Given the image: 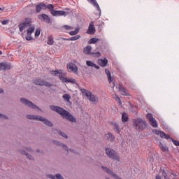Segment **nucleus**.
I'll return each instance as SVG.
<instances>
[{
    "mask_svg": "<svg viewBox=\"0 0 179 179\" xmlns=\"http://www.w3.org/2000/svg\"><path fill=\"white\" fill-rule=\"evenodd\" d=\"M50 110H52V111H55L56 113H57V114H59L60 115H62L63 118H66V120H68L69 121H71V122H76V119L73 115H71L69 112H68L65 109L59 106H52V105L50 106Z\"/></svg>",
    "mask_w": 179,
    "mask_h": 179,
    "instance_id": "nucleus-1",
    "label": "nucleus"
},
{
    "mask_svg": "<svg viewBox=\"0 0 179 179\" xmlns=\"http://www.w3.org/2000/svg\"><path fill=\"white\" fill-rule=\"evenodd\" d=\"M153 134H155V135H159L160 138H162L164 139H171V141L173 142V145L175 146H179V141L177 140H175L174 138L170 137V135L166 134L164 131H162L157 129L152 130Z\"/></svg>",
    "mask_w": 179,
    "mask_h": 179,
    "instance_id": "nucleus-2",
    "label": "nucleus"
},
{
    "mask_svg": "<svg viewBox=\"0 0 179 179\" xmlns=\"http://www.w3.org/2000/svg\"><path fill=\"white\" fill-rule=\"evenodd\" d=\"M27 118L28 120H35L36 121H41L42 122H43V124L48 125V127H52V123L50 121L47 120L45 117L41 116L27 115Z\"/></svg>",
    "mask_w": 179,
    "mask_h": 179,
    "instance_id": "nucleus-3",
    "label": "nucleus"
},
{
    "mask_svg": "<svg viewBox=\"0 0 179 179\" xmlns=\"http://www.w3.org/2000/svg\"><path fill=\"white\" fill-rule=\"evenodd\" d=\"M83 94H85L87 99H90V101L92 103V104H96L97 101H99V98L97 96L92 94V92L87 90H82Z\"/></svg>",
    "mask_w": 179,
    "mask_h": 179,
    "instance_id": "nucleus-4",
    "label": "nucleus"
},
{
    "mask_svg": "<svg viewBox=\"0 0 179 179\" xmlns=\"http://www.w3.org/2000/svg\"><path fill=\"white\" fill-rule=\"evenodd\" d=\"M146 122L143 121V120L141 118L134 120L133 127H134L136 129L143 131V129H145L146 127Z\"/></svg>",
    "mask_w": 179,
    "mask_h": 179,
    "instance_id": "nucleus-5",
    "label": "nucleus"
},
{
    "mask_svg": "<svg viewBox=\"0 0 179 179\" xmlns=\"http://www.w3.org/2000/svg\"><path fill=\"white\" fill-rule=\"evenodd\" d=\"M52 7V4H45L44 2H40L35 6L36 13H41V10H50Z\"/></svg>",
    "mask_w": 179,
    "mask_h": 179,
    "instance_id": "nucleus-6",
    "label": "nucleus"
},
{
    "mask_svg": "<svg viewBox=\"0 0 179 179\" xmlns=\"http://www.w3.org/2000/svg\"><path fill=\"white\" fill-rule=\"evenodd\" d=\"M31 26V18H25L24 21L20 22L18 24V28L20 33H23V31L26 30L27 27Z\"/></svg>",
    "mask_w": 179,
    "mask_h": 179,
    "instance_id": "nucleus-7",
    "label": "nucleus"
},
{
    "mask_svg": "<svg viewBox=\"0 0 179 179\" xmlns=\"http://www.w3.org/2000/svg\"><path fill=\"white\" fill-rule=\"evenodd\" d=\"M106 153L108 157L112 159L113 160H116L117 162H120V157H118V154L114 151V150L106 148Z\"/></svg>",
    "mask_w": 179,
    "mask_h": 179,
    "instance_id": "nucleus-8",
    "label": "nucleus"
},
{
    "mask_svg": "<svg viewBox=\"0 0 179 179\" xmlns=\"http://www.w3.org/2000/svg\"><path fill=\"white\" fill-rule=\"evenodd\" d=\"M54 6L52 4L51 8H50V12L52 16H66V12L64 10H57L54 9Z\"/></svg>",
    "mask_w": 179,
    "mask_h": 179,
    "instance_id": "nucleus-9",
    "label": "nucleus"
},
{
    "mask_svg": "<svg viewBox=\"0 0 179 179\" xmlns=\"http://www.w3.org/2000/svg\"><path fill=\"white\" fill-rule=\"evenodd\" d=\"M34 83L35 85H38L39 86H46L47 87H51L52 85L51 83L45 81V80L41 78H36L34 80Z\"/></svg>",
    "mask_w": 179,
    "mask_h": 179,
    "instance_id": "nucleus-10",
    "label": "nucleus"
},
{
    "mask_svg": "<svg viewBox=\"0 0 179 179\" xmlns=\"http://www.w3.org/2000/svg\"><path fill=\"white\" fill-rule=\"evenodd\" d=\"M21 103H22V104H24L25 106H27V107H30V108H33L34 110H38V107H37V106L34 105V103H33V102L24 99V98H22L20 99Z\"/></svg>",
    "mask_w": 179,
    "mask_h": 179,
    "instance_id": "nucleus-11",
    "label": "nucleus"
},
{
    "mask_svg": "<svg viewBox=\"0 0 179 179\" xmlns=\"http://www.w3.org/2000/svg\"><path fill=\"white\" fill-rule=\"evenodd\" d=\"M67 69L69 70V72H73L75 73V75H78L79 73H78V66L73 63H69L66 65Z\"/></svg>",
    "mask_w": 179,
    "mask_h": 179,
    "instance_id": "nucleus-12",
    "label": "nucleus"
},
{
    "mask_svg": "<svg viewBox=\"0 0 179 179\" xmlns=\"http://www.w3.org/2000/svg\"><path fill=\"white\" fill-rule=\"evenodd\" d=\"M59 79H60L63 83H72V85L76 83V80L65 78L62 76V73H59Z\"/></svg>",
    "mask_w": 179,
    "mask_h": 179,
    "instance_id": "nucleus-13",
    "label": "nucleus"
},
{
    "mask_svg": "<svg viewBox=\"0 0 179 179\" xmlns=\"http://www.w3.org/2000/svg\"><path fill=\"white\" fill-rule=\"evenodd\" d=\"M38 19L40 20H42V22H45V23H50L51 22V18H50V16L47 14H41L38 15Z\"/></svg>",
    "mask_w": 179,
    "mask_h": 179,
    "instance_id": "nucleus-14",
    "label": "nucleus"
},
{
    "mask_svg": "<svg viewBox=\"0 0 179 179\" xmlns=\"http://www.w3.org/2000/svg\"><path fill=\"white\" fill-rule=\"evenodd\" d=\"M9 69H12V65H10V63H0V71H9Z\"/></svg>",
    "mask_w": 179,
    "mask_h": 179,
    "instance_id": "nucleus-15",
    "label": "nucleus"
},
{
    "mask_svg": "<svg viewBox=\"0 0 179 179\" xmlns=\"http://www.w3.org/2000/svg\"><path fill=\"white\" fill-rule=\"evenodd\" d=\"M101 169L102 170H103V171H106L108 174H109L110 176H112V177H114V178L121 179V178H120L117 174H115L114 173H113V171H111L110 169L105 166H101Z\"/></svg>",
    "mask_w": 179,
    "mask_h": 179,
    "instance_id": "nucleus-16",
    "label": "nucleus"
},
{
    "mask_svg": "<svg viewBox=\"0 0 179 179\" xmlns=\"http://www.w3.org/2000/svg\"><path fill=\"white\" fill-rule=\"evenodd\" d=\"M96 33V28H94V24L93 22L90 23L88 29L87 31V34H94Z\"/></svg>",
    "mask_w": 179,
    "mask_h": 179,
    "instance_id": "nucleus-17",
    "label": "nucleus"
},
{
    "mask_svg": "<svg viewBox=\"0 0 179 179\" xmlns=\"http://www.w3.org/2000/svg\"><path fill=\"white\" fill-rule=\"evenodd\" d=\"M87 1L91 3V5H93L94 8H96V10L99 12V13H101V9H100V6H99V3H97V1L96 0H87Z\"/></svg>",
    "mask_w": 179,
    "mask_h": 179,
    "instance_id": "nucleus-18",
    "label": "nucleus"
},
{
    "mask_svg": "<svg viewBox=\"0 0 179 179\" xmlns=\"http://www.w3.org/2000/svg\"><path fill=\"white\" fill-rule=\"evenodd\" d=\"M83 54L85 55H92V46L87 45L83 49Z\"/></svg>",
    "mask_w": 179,
    "mask_h": 179,
    "instance_id": "nucleus-19",
    "label": "nucleus"
},
{
    "mask_svg": "<svg viewBox=\"0 0 179 179\" xmlns=\"http://www.w3.org/2000/svg\"><path fill=\"white\" fill-rule=\"evenodd\" d=\"M62 40L64 41H76V40H79L80 38V35H76L75 36L66 38H62Z\"/></svg>",
    "mask_w": 179,
    "mask_h": 179,
    "instance_id": "nucleus-20",
    "label": "nucleus"
},
{
    "mask_svg": "<svg viewBox=\"0 0 179 179\" xmlns=\"http://www.w3.org/2000/svg\"><path fill=\"white\" fill-rule=\"evenodd\" d=\"M86 64L87 65V66H91L92 68L100 69V66H97L96 64H94L93 62H92L90 60H87L86 62Z\"/></svg>",
    "mask_w": 179,
    "mask_h": 179,
    "instance_id": "nucleus-21",
    "label": "nucleus"
},
{
    "mask_svg": "<svg viewBox=\"0 0 179 179\" xmlns=\"http://www.w3.org/2000/svg\"><path fill=\"white\" fill-rule=\"evenodd\" d=\"M118 89L120 91L121 94H122V96H128V91H127V89L123 87L122 85H120L118 86Z\"/></svg>",
    "mask_w": 179,
    "mask_h": 179,
    "instance_id": "nucleus-22",
    "label": "nucleus"
},
{
    "mask_svg": "<svg viewBox=\"0 0 179 179\" xmlns=\"http://www.w3.org/2000/svg\"><path fill=\"white\" fill-rule=\"evenodd\" d=\"M105 73H106V75L108 76V83H111V82H113V78H111V72L110 71V70L106 69Z\"/></svg>",
    "mask_w": 179,
    "mask_h": 179,
    "instance_id": "nucleus-23",
    "label": "nucleus"
},
{
    "mask_svg": "<svg viewBox=\"0 0 179 179\" xmlns=\"http://www.w3.org/2000/svg\"><path fill=\"white\" fill-rule=\"evenodd\" d=\"M111 124L114 127L115 132H117V134H120L121 132L120 126L116 122H112Z\"/></svg>",
    "mask_w": 179,
    "mask_h": 179,
    "instance_id": "nucleus-24",
    "label": "nucleus"
},
{
    "mask_svg": "<svg viewBox=\"0 0 179 179\" xmlns=\"http://www.w3.org/2000/svg\"><path fill=\"white\" fill-rule=\"evenodd\" d=\"M105 138L106 139H107L108 141H114V139H115V136H114V135H113V134L111 133H108L105 135Z\"/></svg>",
    "mask_w": 179,
    "mask_h": 179,
    "instance_id": "nucleus-25",
    "label": "nucleus"
},
{
    "mask_svg": "<svg viewBox=\"0 0 179 179\" xmlns=\"http://www.w3.org/2000/svg\"><path fill=\"white\" fill-rule=\"evenodd\" d=\"M107 64H108V60L106 58L103 59H101L99 61V65H101V66H107Z\"/></svg>",
    "mask_w": 179,
    "mask_h": 179,
    "instance_id": "nucleus-26",
    "label": "nucleus"
},
{
    "mask_svg": "<svg viewBox=\"0 0 179 179\" xmlns=\"http://www.w3.org/2000/svg\"><path fill=\"white\" fill-rule=\"evenodd\" d=\"M34 30H35L34 26L30 27L27 30V34L28 36H31V34H33V33H34Z\"/></svg>",
    "mask_w": 179,
    "mask_h": 179,
    "instance_id": "nucleus-27",
    "label": "nucleus"
},
{
    "mask_svg": "<svg viewBox=\"0 0 179 179\" xmlns=\"http://www.w3.org/2000/svg\"><path fill=\"white\" fill-rule=\"evenodd\" d=\"M54 143H55V145H57V146H60V148L65 149L68 152V146H66L64 144H62L58 141H54Z\"/></svg>",
    "mask_w": 179,
    "mask_h": 179,
    "instance_id": "nucleus-28",
    "label": "nucleus"
},
{
    "mask_svg": "<svg viewBox=\"0 0 179 179\" xmlns=\"http://www.w3.org/2000/svg\"><path fill=\"white\" fill-rule=\"evenodd\" d=\"M20 153H22V155H24L25 156H27V159H29V160H34V159L33 158V156L27 153V152L20 151Z\"/></svg>",
    "mask_w": 179,
    "mask_h": 179,
    "instance_id": "nucleus-29",
    "label": "nucleus"
},
{
    "mask_svg": "<svg viewBox=\"0 0 179 179\" xmlns=\"http://www.w3.org/2000/svg\"><path fill=\"white\" fill-rule=\"evenodd\" d=\"M48 45H52L54 44V37L52 36H49L48 37Z\"/></svg>",
    "mask_w": 179,
    "mask_h": 179,
    "instance_id": "nucleus-30",
    "label": "nucleus"
},
{
    "mask_svg": "<svg viewBox=\"0 0 179 179\" xmlns=\"http://www.w3.org/2000/svg\"><path fill=\"white\" fill-rule=\"evenodd\" d=\"M129 120L128 115L125 113H123L122 114V122H127Z\"/></svg>",
    "mask_w": 179,
    "mask_h": 179,
    "instance_id": "nucleus-31",
    "label": "nucleus"
},
{
    "mask_svg": "<svg viewBox=\"0 0 179 179\" xmlns=\"http://www.w3.org/2000/svg\"><path fill=\"white\" fill-rule=\"evenodd\" d=\"M150 122L151 123V125L153 128H157V121L155 118L152 119V120H150Z\"/></svg>",
    "mask_w": 179,
    "mask_h": 179,
    "instance_id": "nucleus-32",
    "label": "nucleus"
},
{
    "mask_svg": "<svg viewBox=\"0 0 179 179\" xmlns=\"http://www.w3.org/2000/svg\"><path fill=\"white\" fill-rule=\"evenodd\" d=\"M97 41H99V38H91L89 41L88 43L89 44H96V43H97Z\"/></svg>",
    "mask_w": 179,
    "mask_h": 179,
    "instance_id": "nucleus-33",
    "label": "nucleus"
},
{
    "mask_svg": "<svg viewBox=\"0 0 179 179\" xmlns=\"http://www.w3.org/2000/svg\"><path fill=\"white\" fill-rule=\"evenodd\" d=\"M79 33V28H76L75 31H71L69 32L70 36H76Z\"/></svg>",
    "mask_w": 179,
    "mask_h": 179,
    "instance_id": "nucleus-34",
    "label": "nucleus"
},
{
    "mask_svg": "<svg viewBox=\"0 0 179 179\" xmlns=\"http://www.w3.org/2000/svg\"><path fill=\"white\" fill-rule=\"evenodd\" d=\"M63 99L65 101H69V100H71V96L68 94H65L63 95Z\"/></svg>",
    "mask_w": 179,
    "mask_h": 179,
    "instance_id": "nucleus-35",
    "label": "nucleus"
},
{
    "mask_svg": "<svg viewBox=\"0 0 179 179\" xmlns=\"http://www.w3.org/2000/svg\"><path fill=\"white\" fill-rule=\"evenodd\" d=\"M57 133L59 134V135H60L61 136H63V138H65L66 139H67L68 138V135H66V134L65 133H62L61 131V130H57Z\"/></svg>",
    "mask_w": 179,
    "mask_h": 179,
    "instance_id": "nucleus-36",
    "label": "nucleus"
},
{
    "mask_svg": "<svg viewBox=\"0 0 179 179\" xmlns=\"http://www.w3.org/2000/svg\"><path fill=\"white\" fill-rule=\"evenodd\" d=\"M59 73H62L58 71L57 70L51 71V74L53 75V76H59Z\"/></svg>",
    "mask_w": 179,
    "mask_h": 179,
    "instance_id": "nucleus-37",
    "label": "nucleus"
},
{
    "mask_svg": "<svg viewBox=\"0 0 179 179\" xmlns=\"http://www.w3.org/2000/svg\"><path fill=\"white\" fill-rule=\"evenodd\" d=\"M146 118L147 120H148L149 121H151L152 120H154L155 117H153V115H152V113H148L146 115Z\"/></svg>",
    "mask_w": 179,
    "mask_h": 179,
    "instance_id": "nucleus-38",
    "label": "nucleus"
},
{
    "mask_svg": "<svg viewBox=\"0 0 179 179\" xmlns=\"http://www.w3.org/2000/svg\"><path fill=\"white\" fill-rule=\"evenodd\" d=\"M160 148L162 152H169V148L164 146V145H161Z\"/></svg>",
    "mask_w": 179,
    "mask_h": 179,
    "instance_id": "nucleus-39",
    "label": "nucleus"
},
{
    "mask_svg": "<svg viewBox=\"0 0 179 179\" xmlns=\"http://www.w3.org/2000/svg\"><path fill=\"white\" fill-rule=\"evenodd\" d=\"M62 27L65 29V30H72V29H73V27L69 25H64Z\"/></svg>",
    "mask_w": 179,
    "mask_h": 179,
    "instance_id": "nucleus-40",
    "label": "nucleus"
},
{
    "mask_svg": "<svg viewBox=\"0 0 179 179\" xmlns=\"http://www.w3.org/2000/svg\"><path fill=\"white\" fill-rule=\"evenodd\" d=\"M115 96L116 101H119L120 106H122V102H121V99H120V96H118L117 94H115Z\"/></svg>",
    "mask_w": 179,
    "mask_h": 179,
    "instance_id": "nucleus-41",
    "label": "nucleus"
},
{
    "mask_svg": "<svg viewBox=\"0 0 179 179\" xmlns=\"http://www.w3.org/2000/svg\"><path fill=\"white\" fill-rule=\"evenodd\" d=\"M25 38L27 41H31V40H33V37H31V35H28V34Z\"/></svg>",
    "mask_w": 179,
    "mask_h": 179,
    "instance_id": "nucleus-42",
    "label": "nucleus"
},
{
    "mask_svg": "<svg viewBox=\"0 0 179 179\" xmlns=\"http://www.w3.org/2000/svg\"><path fill=\"white\" fill-rule=\"evenodd\" d=\"M92 55H93V57H97V58H99V57H100V55H101V54H100V52H95V53H92Z\"/></svg>",
    "mask_w": 179,
    "mask_h": 179,
    "instance_id": "nucleus-43",
    "label": "nucleus"
},
{
    "mask_svg": "<svg viewBox=\"0 0 179 179\" xmlns=\"http://www.w3.org/2000/svg\"><path fill=\"white\" fill-rule=\"evenodd\" d=\"M1 23L5 26V24H8V23H9V20H4L3 21H1Z\"/></svg>",
    "mask_w": 179,
    "mask_h": 179,
    "instance_id": "nucleus-44",
    "label": "nucleus"
},
{
    "mask_svg": "<svg viewBox=\"0 0 179 179\" xmlns=\"http://www.w3.org/2000/svg\"><path fill=\"white\" fill-rule=\"evenodd\" d=\"M40 29H36L35 31V37H38V36H40Z\"/></svg>",
    "mask_w": 179,
    "mask_h": 179,
    "instance_id": "nucleus-45",
    "label": "nucleus"
},
{
    "mask_svg": "<svg viewBox=\"0 0 179 179\" xmlns=\"http://www.w3.org/2000/svg\"><path fill=\"white\" fill-rule=\"evenodd\" d=\"M56 178H57V179H64L62 176H61V174H59V173L56 175Z\"/></svg>",
    "mask_w": 179,
    "mask_h": 179,
    "instance_id": "nucleus-46",
    "label": "nucleus"
},
{
    "mask_svg": "<svg viewBox=\"0 0 179 179\" xmlns=\"http://www.w3.org/2000/svg\"><path fill=\"white\" fill-rule=\"evenodd\" d=\"M0 118H5L6 120L8 119V117H6V115H4L0 113Z\"/></svg>",
    "mask_w": 179,
    "mask_h": 179,
    "instance_id": "nucleus-47",
    "label": "nucleus"
},
{
    "mask_svg": "<svg viewBox=\"0 0 179 179\" xmlns=\"http://www.w3.org/2000/svg\"><path fill=\"white\" fill-rule=\"evenodd\" d=\"M162 174L164 176V178L167 179V174H166L164 171L162 172Z\"/></svg>",
    "mask_w": 179,
    "mask_h": 179,
    "instance_id": "nucleus-48",
    "label": "nucleus"
},
{
    "mask_svg": "<svg viewBox=\"0 0 179 179\" xmlns=\"http://www.w3.org/2000/svg\"><path fill=\"white\" fill-rule=\"evenodd\" d=\"M49 177L51 179H55V176H54V175H50Z\"/></svg>",
    "mask_w": 179,
    "mask_h": 179,
    "instance_id": "nucleus-49",
    "label": "nucleus"
},
{
    "mask_svg": "<svg viewBox=\"0 0 179 179\" xmlns=\"http://www.w3.org/2000/svg\"><path fill=\"white\" fill-rule=\"evenodd\" d=\"M155 179H162V176H160V175H157Z\"/></svg>",
    "mask_w": 179,
    "mask_h": 179,
    "instance_id": "nucleus-50",
    "label": "nucleus"
},
{
    "mask_svg": "<svg viewBox=\"0 0 179 179\" xmlns=\"http://www.w3.org/2000/svg\"><path fill=\"white\" fill-rule=\"evenodd\" d=\"M0 10H2V11L5 10V8H3H3H1V7H0Z\"/></svg>",
    "mask_w": 179,
    "mask_h": 179,
    "instance_id": "nucleus-51",
    "label": "nucleus"
},
{
    "mask_svg": "<svg viewBox=\"0 0 179 179\" xmlns=\"http://www.w3.org/2000/svg\"><path fill=\"white\" fill-rule=\"evenodd\" d=\"M0 93H3V90L2 88H0Z\"/></svg>",
    "mask_w": 179,
    "mask_h": 179,
    "instance_id": "nucleus-52",
    "label": "nucleus"
},
{
    "mask_svg": "<svg viewBox=\"0 0 179 179\" xmlns=\"http://www.w3.org/2000/svg\"><path fill=\"white\" fill-rule=\"evenodd\" d=\"M28 152H32L31 148H27Z\"/></svg>",
    "mask_w": 179,
    "mask_h": 179,
    "instance_id": "nucleus-53",
    "label": "nucleus"
},
{
    "mask_svg": "<svg viewBox=\"0 0 179 179\" xmlns=\"http://www.w3.org/2000/svg\"><path fill=\"white\" fill-rule=\"evenodd\" d=\"M150 162H153V157L150 159Z\"/></svg>",
    "mask_w": 179,
    "mask_h": 179,
    "instance_id": "nucleus-54",
    "label": "nucleus"
},
{
    "mask_svg": "<svg viewBox=\"0 0 179 179\" xmlns=\"http://www.w3.org/2000/svg\"><path fill=\"white\" fill-rule=\"evenodd\" d=\"M113 86H115V82H113Z\"/></svg>",
    "mask_w": 179,
    "mask_h": 179,
    "instance_id": "nucleus-55",
    "label": "nucleus"
},
{
    "mask_svg": "<svg viewBox=\"0 0 179 179\" xmlns=\"http://www.w3.org/2000/svg\"><path fill=\"white\" fill-rule=\"evenodd\" d=\"M0 55H2V51L0 50Z\"/></svg>",
    "mask_w": 179,
    "mask_h": 179,
    "instance_id": "nucleus-56",
    "label": "nucleus"
},
{
    "mask_svg": "<svg viewBox=\"0 0 179 179\" xmlns=\"http://www.w3.org/2000/svg\"><path fill=\"white\" fill-rule=\"evenodd\" d=\"M102 24H104V22H102Z\"/></svg>",
    "mask_w": 179,
    "mask_h": 179,
    "instance_id": "nucleus-57",
    "label": "nucleus"
},
{
    "mask_svg": "<svg viewBox=\"0 0 179 179\" xmlns=\"http://www.w3.org/2000/svg\"><path fill=\"white\" fill-rule=\"evenodd\" d=\"M107 179H109V178H107Z\"/></svg>",
    "mask_w": 179,
    "mask_h": 179,
    "instance_id": "nucleus-58",
    "label": "nucleus"
}]
</instances>
